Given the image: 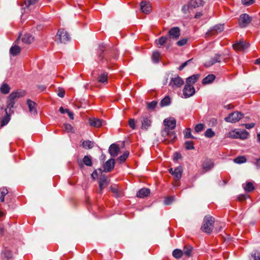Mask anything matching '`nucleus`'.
<instances>
[{
	"label": "nucleus",
	"mask_w": 260,
	"mask_h": 260,
	"mask_svg": "<svg viewBox=\"0 0 260 260\" xmlns=\"http://www.w3.org/2000/svg\"><path fill=\"white\" fill-rule=\"evenodd\" d=\"M194 92V88L192 85L186 84L183 89V95L184 97L185 98H189L193 95Z\"/></svg>",
	"instance_id": "obj_13"
},
{
	"label": "nucleus",
	"mask_w": 260,
	"mask_h": 260,
	"mask_svg": "<svg viewBox=\"0 0 260 260\" xmlns=\"http://www.w3.org/2000/svg\"><path fill=\"white\" fill-rule=\"evenodd\" d=\"M180 36V29L178 27H173L171 28L168 32L169 39L177 40Z\"/></svg>",
	"instance_id": "obj_8"
},
{
	"label": "nucleus",
	"mask_w": 260,
	"mask_h": 260,
	"mask_svg": "<svg viewBox=\"0 0 260 260\" xmlns=\"http://www.w3.org/2000/svg\"><path fill=\"white\" fill-rule=\"evenodd\" d=\"M221 55L219 54H216L215 55L212 57L209 61H206L204 63L205 66L206 67H209L216 62H219L221 60Z\"/></svg>",
	"instance_id": "obj_16"
},
{
	"label": "nucleus",
	"mask_w": 260,
	"mask_h": 260,
	"mask_svg": "<svg viewBox=\"0 0 260 260\" xmlns=\"http://www.w3.org/2000/svg\"><path fill=\"white\" fill-rule=\"evenodd\" d=\"M215 78V77L213 74L208 75L207 77L204 78L202 81L203 84H207L211 83Z\"/></svg>",
	"instance_id": "obj_32"
},
{
	"label": "nucleus",
	"mask_w": 260,
	"mask_h": 260,
	"mask_svg": "<svg viewBox=\"0 0 260 260\" xmlns=\"http://www.w3.org/2000/svg\"><path fill=\"white\" fill-rule=\"evenodd\" d=\"M159 53L158 52H154L152 55V59L153 62L156 63L159 61Z\"/></svg>",
	"instance_id": "obj_47"
},
{
	"label": "nucleus",
	"mask_w": 260,
	"mask_h": 260,
	"mask_svg": "<svg viewBox=\"0 0 260 260\" xmlns=\"http://www.w3.org/2000/svg\"><path fill=\"white\" fill-rule=\"evenodd\" d=\"M26 92L24 90H19L12 92L9 95L7 101V109L9 110L10 113L18 99L24 96Z\"/></svg>",
	"instance_id": "obj_2"
},
{
	"label": "nucleus",
	"mask_w": 260,
	"mask_h": 260,
	"mask_svg": "<svg viewBox=\"0 0 260 260\" xmlns=\"http://www.w3.org/2000/svg\"><path fill=\"white\" fill-rule=\"evenodd\" d=\"M34 37L30 34H25L21 39V41L23 43L29 44L34 41Z\"/></svg>",
	"instance_id": "obj_26"
},
{
	"label": "nucleus",
	"mask_w": 260,
	"mask_h": 260,
	"mask_svg": "<svg viewBox=\"0 0 260 260\" xmlns=\"http://www.w3.org/2000/svg\"><path fill=\"white\" fill-rule=\"evenodd\" d=\"M239 131L236 129L232 130L230 131L228 133L225 135V138H230L232 139H238Z\"/></svg>",
	"instance_id": "obj_28"
},
{
	"label": "nucleus",
	"mask_w": 260,
	"mask_h": 260,
	"mask_svg": "<svg viewBox=\"0 0 260 260\" xmlns=\"http://www.w3.org/2000/svg\"><path fill=\"white\" fill-rule=\"evenodd\" d=\"M241 112L236 111L230 113L228 117L224 118V120L228 122L235 123L239 121L243 116Z\"/></svg>",
	"instance_id": "obj_6"
},
{
	"label": "nucleus",
	"mask_w": 260,
	"mask_h": 260,
	"mask_svg": "<svg viewBox=\"0 0 260 260\" xmlns=\"http://www.w3.org/2000/svg\"><path fill=\"white\" fill-rule=\"evenodd\" d=\"M187 39H183L177 42V45L179 46H182L185 45L187 42Z\"/></svg>",
	"instance_id": "obj_53"
},
{
	"label": "nucleus",
	"mask_w": 260,
	"mask_h": 260,
	"mask_svg": "<svg viewBox=\"0 0 260 260\" xmlns=\"http://www.w3.org/2000/svg\"><path fill=\"white\" fill-rule=\"evenodd\" d=\"M107 178L105 176H103L100 179L99 186L101 191L107 185Z\"/></svg>",
	"instance_id": "obj_31"
},
{
	"label": "nucleus",
	"mask_w": 260,
	"mask_h": 260,
	"mask_svg": "<svg viewBox=\"0 0 260 260\" xmlns=\"http://www.w3.org/2000/svg\"><path fill=\"white\" fill-rule=\"evenodd\" d=\"M150 190L147 188H143L140 189L137 193V197L140 198H143L148 196L150 194Z\"/></svg>",
	"instance_id": "obj_22"
},
{
	"label": "nucleus",
	"mask_w": 260,
	"mask_h": 260,
	"mask_svg": "<svg viewBox=\"0 0 260 260\" xmlns=\"http://www.w3.org/2000/svg\"><path fill=\"white\" fill-rule=\"evenodd\" d=\"M192 250V247L191 246H185L183 249V253L187 256L191 255V253Z\"/></svg>",
	"instance_id": "obj_40"
},
{
	"label": "nucleus",
	"mask_w": 260,
	"mask_h": 260,
	"mask_svg": "<svg viewBox=\"0 0 260 260\" xmlns=\"http://www.w3.org/2000/svg\"><path fill=\"white\" fill-rule=\"evenodd\" d=\"M200 75V74H195L189 77L186 79V84L192 85L197 81Z\"/></svg>",
	"instance_id": "obj_27"
},
{
	"label": "nucleus",
	"mask_w": 260,
	"mask_h": 260,
	"mask_svg": "<svg viewBox=\"0 0 260 260\" xmlns=\"http://www.w3.org/2000/svg\"><path fill=\"white\" fill-rule=\"evenodd\" d=\"M82 145L85 149H90L94 147V143L89 140L83 141L82 142Z\"/></svg>",
	"instance_id": "obj_29"
},
{
	"label": "nucleus",
	"mask_w": 260,
	"mask_h": 260,
	"mask_svg": "<svg viewBox=\"0 0 260 260\" xmlns=\"http://www.w3.org/2000/svg\"><path fill=\"white\" fill-rule=\"evenodd\" d=\"M109 153L113 157H116L119 154L120 148L116 144H112L109 148Z\"/></svg>",
	"instance_id": "obj_15"
},
{
	"label": "nucleus",
	"mask_w": 260,
	"mask_h": 260,
	"mask_svg": "<svg viewBox=\"0 0 260 260\" xmlns=\"http://www.w3.org/2000/svg\"><path fill=\"white\" fill-rule=\"evenodd\" d=\"M111 190L112 191L116 194V197H118L120 196V194L117 190V189L115 187H111Z\"/></svg>",
	"instance_id": "obj_58"
},
{
	"label": "nucleus",
	"mask_w": 260,
	"mask_h": 260,
	"mask_svg": "<svg viewBox=\"0 0 260 260\" xmlns=\"http://www.w3.org/2000/svg\"><path fill=\"white\" fill-rule=\"evenodd\" d=\"M238 134V139L242 140L247 139L249 135V133L246 130H239Z\"/></svg>",
	"instance_id": "obj_34"
},
{
	"label": "nucleus",
	"mask_w": 260,
	"mask_h": 260,
	"mask_svg": "<svg viewBox=\"0 0 260 260\" xmlns=\"http://www.w3.org/2000/svg\"><path fill=\"white\" fill-rule=\"evenodd\" d=\"M204 128V125L202 123H199L197 124L194 127V131L197 133H199L203 130Z\"/></svg>",
	"instance_id": "obj_48"
},
{
	"label": "nucleus",
	"mask_w": 260,
	"mask_h": 260,
	"mask_svg": "<svg viewBox=\"0 0 260 260\" xmlns=\"http://www.w3.org/2000/svg\"><path fill=\"white\" fill-rule=\"evenodd\" d=\"M184 84L183 80L178 76L172 78L171 79L169 85L173 88L175 89L180 87Z\"/></svg>",
	"instance_id": "obj_10"
},
{
	"label": "nucleus",
	"mask_w": 260,
	"mask_h": 260,
	"mask_svg": "<svg viewBox=\"0 0 260 260\" xmlns=\"http://www.w3.org/2000/svg\"><path fill=\"white\" fill-rule=\"evenodd\" d=\"M171 103V99L168 96H165L160 102V105L161 107L167 106L170 105Z\"/></svg>",
	"instance_id": "obj_41"
},
{
	"label": "nucleus",
	"mask_w": 260,
	"mask_h": 260,
	"mask_svg": "<svg viewBox=\"0 0 260 260\" xmlns=\"http://www.w3.org/2000/svg\"><path fill=\"white\" fill-rule=\"evenodd\" d=\"M250 16L247 14H242L239 19V24L241 27H246L251 22Z\"/></svg>",
	"instance_id": "obj_11"
},
{
	"label": "nucleus",
	"mask_w": 260,
	"mask_h": 260,
	"mask_svg": "<svg viewBox=\"0 0 260 260\" xmlns=\"http://www.w3.org/2000/svg\"><path fill=\"white\" fill-rule=\"evenodd\" d=\"M128 155L129 152L128 151H125L122 155L120 156L117 159V161L120 164L124 162L126 159V158L128 157Z\"/></svg>",
	"instance_id": "obj_36"
},
{
	"label": "nucleus",
	"mask_w": 260,
	"mask_h": 260,
	"mask_svg": "<svg viewBox=\"0 0 260 260\" xmlns=\"http://www.w3.org/2000/svg\"><path fill=\"white\" fill-rule=\"evenodd\" d=\"M184 138L185 139H188V138H192V139H195V138L192 136L191 134V129L190 128H186L184 132Z\"/></svg>",
	"instance_id": "obj_43"
},
{
	"label": "nucleus",
	"mask_w": 260,
	"mask_h": 260,
	"mask_svg": "<svg viewBox=\"0 0 260 260\" xmlns=\"http://www.w3.org/2000/svg\"><path fill=\"white\" fill-rule=\"evenodd\" d=\"M164 124L165 126V129L161 131V136L165 138V141H174L176 138V136L174 132L170 130L174 129L176 127V121L173 118L165 119L164 120Z\"/></svg>",
	"instance_id": "obj_1"
},
{
	"label": "nucleus",
	"mask_w": 260,
	"mask_h": 260,
	"mask_svg": "<svg viewBox=\"0 0 260 260\" xmlns=\"http://www.w3.org/2000/svg\"><path fill=\"white\" fill-rule=\"evenodd\" d=\"M167 42H170V40L169 39V38L166 36H162L160 37L157 40H155V44L156 45L158 46H163Z\"/></svg>",
	"instance_id": "obj_23"
},
{
	"label": "nucleus",
	"mask_w": 260,
	"mask_h": 260,
	"mask_svg": "<svg viewBox=\"0 0 260 260\" xmlns=\"http://www.w3.org/2000/svg\"><path fill=\"white\" fill-rule=\"evenodd\" d=\"M140 121L141 124V128L144 130H148L151 126L152 119L149 115H142L140 118Z\"/></svg>",
	"instance_id": "obj_5"
},
{
	"label": "nucleus",
	"mask_w": 260,
	"mask_h": 260,
	"mask_svg": "<svg viewBox=\"0 0 260 260\" xmlns=\"http://www.w3.org/2000/svg\"><path fill=\"white\" fill-rule=\"evenodd\" d=\"M58 95L59 96V97H61V98H63L64 96V95H65V92L64 91H60V92H59L58 93Z\"/></svg>",
	"instance_id": "obj_64"
},
{
	"label": "nucleus",
	"mask_w": 260,
	"mask_h": 260,
	"mask_svg": "<svg viewBox=\"0 0 260 260\" xmlns=\"http://www.w3.org/2000/svg\"><path fill=\"white\" fill-rule=\"evenodd\" d=\"M249 46V43L243 41H240L233 45L234 49L237 51H244L247 49Z\"/></svg>",
	"instance_id": "obj_12"
},
{
	"label": "nucleus",
	"mask_w": 260,
	"mask_h": 260,
	"mask_svg": "<svg viewBox=\"0 0 260 260\" xmlns=\"http://www.w3.org/2000/svg\"><path fill=\"white\" fill-rule=\"evenodd\" d=\"M115 160L113 158H110L108 160L104 165V170L106 172H111L114 167Z\"/></svg>",
	"instance_id": "obj_14"
},
{
	"label": "nucleus",
	"mask_w": 260,
	"mask_h": 260,
	"mask_svg": "<svg viewBox=\"0 0 260 260\" xmlns=\"http://www.w3.org/2000/svg\"><path fill=\"white\" fill-rule=\"evenodd\" d=\"M10 90V87L6 83H3L0 88V91L2 93L7 94Z\"/></svg>",
	"instance_id": "obj_35"
},
{
	"label": "nucleus",
	"mask_w": 260,
	"mask_h": 260,
	"mask_svg": "<svg viewBox=\"0 0 260 260\" xmlns=\"http://www.w3.org/2000/svg\"><path fill=\"white\" fill-rule=\"evenodd\" d=\"M107 77H108V73L104 72L99 75V76L98 77V81L99 82H101L102 83H107Z\"/></svg>",
	"instance_id": "obj_33"
},
{
	"label": "nucleus",
	"mask_w": 260,
	"mask_h": 260,
	"mask_svg": "<svg viewBox=\"0 0 260 260\" xmlns=\"http://www.w3.org/2000/svg\"><path fill=\"white\" fill-rule=\"evenodd\" d=\"M83 163L87 166L90 167L92 165L91 157L88 155H85L83 158Z\"/></svg>",
	"instance_id": "obj_37"
},
{
	"label": "nucleus",
	"mask_w": 260,
	"mask_h": 260,
	"mask_svg": "<svg viewBox=\"0 0 260 260\" xmlns=\"http://www.w3.org/2000/svg\"><path fill=\"white\" fill-rule=\"evenodd\" d=\"M64 128L67 132H70L72 130L73 127L70 124L66 123L64 124Z\"/></svg>",
	"instance_id": "obj_56"
},
{
	"label": "nucleus",
	"mask_w": 260,
	"mask_h": 260,
	"mask_svg": "<svg viewBox=\"0 0 260 260\" xmlns=\"http://www.w3.org/2000/svg\"><path fill=\"white\" fill-rule=\"evenodd\" d=\"M98 176V172L96 170H95L94 171H93V172L91 174V177L93 179H95V178Z\"/></svg>",
	"instance_id": "obj_63"
},
{
	"label": "nucleus",
	"mask_w": 260,
	"mask_h": 260,
	"mask_svg": "<svg viewBox=\"0 0 260 260\" xmlns=\"http://www.w3.org/2000/svg\"><path fill=\"white\" fill-rule=\"evenodd\" d=\"M183 168L179 166L174 169L173 176L176 181H179L182 177Z\"/></svg>",
	"instance_id": "obj_20"
},
{
	"label": "nucleus",
	"mask_w": 260,
	"mask_h": 260,
	"mask_svg": "<svg viewBox=\"0 0 260 260\" xmlns=\"http://www.w3.org/2000/svg\"><path fill=\"white\" fill-rule=\"evenodd\" d=\"M128 125L131 128L135 129L136 127L135 120L133 118L129 119L128 120Z\"/></svg>",
	"instance_id": "obj_50"
},
{
	"label": "nucleus",
	"mask_w": 260,
	"mask_h": 260,
	"mask_svg": "<svg viewBox=\"0 0 260 260\" xmlns=\"http://www.w3.org/2000/svg\"><path fill=\"white\" fill-rule=\"evenodd\" d=\"M255 0H242V2L244 5L249 6L253 4Z\"/></svg>",
	"instance_id": "obj_54"
},
{
	"label": "nucleus",
	"mask_w": 260,
	"mask_h": 260,
	"mask_svg": "<svg viewBox=\"0 0 260 260\" xmlns=\"http://www.w3.org/2000/svg\"><path fill=\"white\" fill-rule=\"evenodd\" d=\"M203 15V13L201 12H197L195 16H194V18H200L201 16H202Z\"/></svg>",
	"instance_id": "obj_61"
},
{
	"label": "nucleus",
	"mask_w": 260,
	"mask_h": 260,
	"mask_svg": "<svg viewBox=\"0 0 260 260\" xmlns=\"http://www.w3.org/2000/svg\"><path fill=\"white\" fill-rule=\"evenodd\" d=\"M174 197H169L166 198L164 200V204L167 205H169L172 203L174 200Z\"/></svg>",
	"instance_id": "obj_51"
},
{
	"label": "nucleus",
	"mask_w": 260,
	"mask_h": 260,
	"mask_svg": "<svg viewBox=\"0 0 260 260\" xmlns=\"http://www.w3.org/2000/svg\"><path fill=\"white\" fill-rule=\"evenodd\" d=\"M185 147L187 150H192L194 148L193 142L190 141H187L185 142Z\"/></svg>",
	"instance_id": "obj_46"
},
{
	"label": "nucleus",
	"mask_w": 260,
	"mask_h": 260,
	"mask_svg": "<svg viewBox=\"0 0 260 260\" xmlns=\"http://www.w3.org/2000/svg\"><path fill=\"white\" fill-rule=\"evenodd\" d=\"M38 0H28V2H26V6L28 7L29 5L35 4Z\"/></svg>",
	"instance_id": "obj_57"
},
{
	"label": "nucleus",
	"mask_w": 260,
	"mask_h": 260,
	"mask_svg": "<svg viewBox=\"0 0 260 260\" xmlns=\"http://www.w3.org/2000/svg\"><path fill=\"white\" fill-rule=\"evenodd\" d=\"M255 165L256 166L258 169L260 168V157L258 159H256Z\"/></svg>",
	"instance_id": "obj_62"
},
{
	"label": "nucleus",
	"mask_w": 260,
	"mask_h": 260,
	"mask_svg": "<svg viewBox=\"0 0 260 260\" xmlns=\"http://www.w3.org/2000/svg\"><path fill=\"white\" fill-rule=\"evenodd\" d=\"M27 104L28 107L29 112L33 114H37L36 103L30 100H27Z\"/></svg>",
	"instance_id": "obj_24"
},
{
	"label": "nucleus",
	"mask_w": 260,
	"mask_h": 260,
	"mask_svg": "<svg viewBox=\"0 0 260 260\" xmlns=\"http://www.w3.org/2000/svg\"><path fill=\"white\" fill-rule=\"evenodd\" d=\"M214 223V218L210 216H206L203 220L201 230L206 233L210 234L212 232Z\"/></svg>",
	"instance_id": "obj_4"
},
{
	"label": "nucleus",
	"mask_w": 260,
	"mask_h": 260,
	"mask_svg": "<svg viewBox=\"0 0 260 260\" xmlns=\"http://www.w3.org/2000/svg\"><path fill=\"white\" fill-rule=\"evenodd\" d=\"M140 8L141 11L145 14H148L151 11L150 3L146 1H142L140 3Z\"/></svg>",
	"instance_id": "obj_18"
},
{
	"label": "nucleus",
	"mask_w": 260,
	"mask_h": 260,
	"mask_svg": "<svg viewBox=\"0 0 260 260\" xmlns=\"http://www.w3.org/2000/svg\"><path fill=\"white\" fill-rule=\"evenodd\" d=\"M224 29V27L223 24H217L214 26L212 27L209 30L207 33L206 34V37H210L213 35H215L219 32L222 31Z\"/></svg>",
	"instance_id": "obj_9"
},
{
	"label": "nucleus",
	"mask_w": 260,
	"mask_h": 260,
	"mask_svg": "<svg viewBox=\"0 0 260 260\" xmlns=\"http://www.w3.org/2000/svg\"><path fill=\"white\" fill-rule=\"evenodd\" d=\"M214 167V164L211 160H207L203 164V169L207 172L211 170Z\"/></svg>",
	"instance_id": "obj_21"
},
{
	"label": "nucleus",
	"mask_w": 260,
	"mask_h": 260,
	"mask_svg": "<svg viewBox=\"0 0 260 260\" xmlns=\"http://www.w3.org/2000/svg\"><path fill=\"white\" fill-rule=\"evenodd\" d=\"M192 60V59H189L188 60H187L186 61L184 62V63H183L178 68V69L180 70V71H181L184 68H185L187 65H188L190 62Z\"/></svg>",
	"instance_id": "obj_55"
},
{
	"label": "nucleus",
	"mask_w": 260,
	"mask_h": 260,
	"mask_svg": "<svg viewBox=\"0 0 260 260\" xmlns=\"http://www.w3.org/2000/svg\"><path fill=\"white\" fill-rule=\"evenodd\" d=\"M252 257H253V260H260V252L255 251L252 254Z\"/></svg>",
	"instance_id": "obj_52"
},
{
	"label": "nucleus",
	"mask_w": 260,
	"mask_h": 260,
	"mask_svg": "<svg viewBox=\"0 0 260 260\" xmlns=\"http://www.w3.org/2000/svg\"><path fill=\"white\" fill-rule=\"evenodd\" d=\"M1 191V197L0 200L2 202H4L5 196L8 193V190L6 187H3L0 188Z\"/></svg>",
	"instance_id": "obj_38"
},
{
	"label": "nucleus",
	"mask_w": 260,
	"mask_h": 260,
	"mask_svg": "<svg viewBox=\"0 0 260 260\" xmlns=\"http://www.w3.org/2000/svg\"><path fill=\"white\" fill-rule=\"evenodd\" d=\"M21 50V48L17 45H14L12 46L10 49V53L13 56H16L18 55Z\"/></svg>",
	"instance_id": "obj_30"
},
{
	"label": "nucleus",
	"mask_w": 260,
	"mask_h": 260,
	"mask_svg": "<svg viewBox=\"0 0 260 260\" xmlns=\"http://www.w3.org/2000/svg\"><path fill=\"white\" fill-rule=\"evenodd\" d=\"M157 105V102L156 101H152L147 104V108L149 110L154 109Z\"/></svg>",
	"instance_id": "obj_49"
},
{
	"label": "nucleus",
	"mask_w": 260,
	"mask_h": 260,
	"mask_svg": "<svg viewBox=\"0 0 260 260\" xmlns=\"http://www.w3.org/2000/svg\"><path fill=\"white\" fill-rule=\"evenodd\" d=\"M56 37L59 42L62 43H66L70 39L69 34L64 29H59L58 30Z\"/></svg>",
	"instance_id": "obj_7"
},
{
	"label": "nucleus",
	"mask_w": 260,
	"mask_h": 260,
	"mask_svg": "<svg viewBox=\"0 0 260 260\" xmlns=\"http://www.w3.org/2000/svg\"><path fill=\"white\" fill-rule=\"evenodd\" d=\"M255 125L254 123H247L245 124V126L247 129L253 128Z\"/></svg>",
	"instance_id": "obj_59"
},
{
	"label": "nucleus",
	"mask_w": 260,
	"mask_h": 260,
	"mask_svg": "<svg viewBox=\"0 0 260 260\" xmlns=\"http://www.w3.org/2000/svg\"><path fill=\"white\" fill-rule=\"evenodd\" d=\"M205 4L204 0H190L186 5L182 8V11L184 14H187L193 11V9L203 6Z\"/></svg>",
	"instance_id": "obj_3"
},
{
	"label": "nucleus",
	"mask_w": 260,
	"mask_h": 260,
	"mask_svg": "<svg viewBox=\"0 0 260 260\" xmlns=\"http://www.w3.org/2000/svg\"><path fill=\"white\" fill-rule=\"evenodd\" d=\"M69 109H64L62 107H60L59 108V111L61 114H64L65 113H67L69 112Z\"/></svg>",
	"instance_id": "obj_60"
},
{
	"label": "nucleus",
	"mask_w": 260,
	"mask_h": 260,
	"mask_svg": "<svg viewBox=\"0 0 260 260\" xmlns=\"http://www.w3.org/2000/svg\"><path fill=\"white\" fill-rule=\"evenodd\" d=\"M8 109H5V111L6 112V115L3 118L2 121H1V125L4 126L8 123L10 120V114H11L12 112H13L12 111H10V113H9V111H8Z\"/></svg>",
	"instance_id": "obj_25"
},
{
	"label": "nucleus",
	"mask_w": 260,
	"mask_h": 260,
	"mask_svg": "<svg viewBox=\"0 0 260 260\" xmlns=\"http://www.w3.org/2000/svg\"><path fill=\"white\" fill-rule=\"evenodd\" d=\"M98 58L100 61L102 62H108L109 59V54L106 52L104 53V50L103 48L99 49L98 52Z\"/></svg>",
	"instance_id": "obj_17"
},
{
	"label": "nucleus",
	"mask_w": 260,
	"mask_h": 260,
	"mask_svg": "<svg viewBox=\"0 0 260 260\" xmlns=\"http://www.w3.org/2000/svg\"><path fill=\"white\" fill-rule=\"evenodd\" d=\"M244 190L247 192H250L254 189L253 184L250 182H247L245 185H243Z\"/></svg>",
	"instance_id": "obj_39"
},
{
	"label": "nucleus",
	"mask_w": 260,
	"mask_h": 260,
	"mask_svg": "<svg viewBox=\"0 0 260 260\" xmlns=\"http://www.w3.org/2000/svg\"><path fill=\"white\" fill-rule=\"evenodd\" d=\"M183 254V251L178 249H175L172 253L173 256L176 258H180Z\"/></svg>",
	"instance_id": "obj_42"
},
{
	"label": "nucleus",
	"mask_w": 260,
	"mask_h": 260,
	"mask_svg": "<svg viewBox=\"0 0 260 260\" xmlns=\"http://www.w3.org/2000/svg\"><path fill=\"white\" fill-rule=\"evenodd\" d=\"M89 123L91 126L95 128H99L102 125V120L96 118H90Z\"/></svg>",
	"instance_id": "obj_19"
},
{
	"label": "nucleus",
	"mask_w": 260,
	"mask_h": 260,
	"mask_svg": "<svg viewBox=\"0 0 260 260\" xmlns=\"http://www.w3.org/2000/svg\"><path fill=\"white\" fill-rule=\"evenodd\" d=\"M234 161L236 164H242L246 161V158L244 156H238L234 159Z\"/></svg>",
	"instance_id": "obj_44"
},
{
	"label": "nucleus",
	"mask_w": 260,
	"mask_h": 260,
	"mask_svg": "<svg viewBox=\"0 0 260 260\" xmlns=\"http://www.w3.org/2000/svg\"><path fill=\"white\" fill-rule=\"evenodd\" d=\"M215 135V132H213L211 128L207 129L205 133V136L207 138H212Z\"/></svg>",
	"instance_id": "obj_45"
}]
</instances>
